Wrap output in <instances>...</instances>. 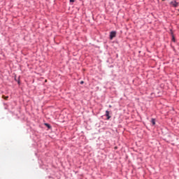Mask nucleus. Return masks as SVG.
Listing matches in <instances>:
<instances>
[{
    "instance_id": "nucleus-1",
    "label": "nucleus",
    "mask_w": 179,
    "mask_h": 179,
    "mask_svg": "<svg viewBox=\"0 0 179 179\" xmlns=\"http://www.w3.org/2000/svg\"><path fill=\"white\" fill-rule=\"evenodd\" d=\"M115 36H117V32L115 31H111L110 34V40H113V38L114 37H115Z\"/></svg>"
},
{
    "instance_id": "nucleus-2",
    "label": "nucleus",
    "mask_w": 179,
    "mask_h": 179,
    "mask_svg": "<svg viewBox=\"0 0 179 179\" xmlns=\"http://www.w3.org/2000/svg\"><path fill=\"white\" fill-rule=\"evenodd\" d=\"M170 4L172 5L173 8H177V6H178V3L177 1H171Z\"/></svg>"
},
{
    "instance_id": "nucleus-3",
    "label": "nucleus",
    "mask_w": 179,
    "mask_h": 179,
    "mask_svg": "<svg viewBox=\"0 0 179 179\" xmlns=\"http://www.w3.org/2000/svg\"><path fill=\"white\" fill-rule=\"evenodd\" d=\"M106 116L107 117V120H110L111 118V116H110V111H106Z\"/></svg>"
},
{
    "instance_id": "nucleus-4",
    "label": "nucleus",
    "mask_w": 179,
    "mask_h": 179,
    "mask_svg": "<svg viewBox=\"0 0 179 179\" xmlns=\"http://www.w3.org/2000/svg\"><path fill=\"white\" fill-rule=\"evenodd\" d=\"M151 122H152V125H156V120L155 119L152 118L151 120Z\"/></svg>"
},
{
    "instance_id": "nucleus-5",
    "label": "nucleus",
    "mask_w": 179,
    "mask_h": 179,
    "mask_svg": "<svg viewBox=\"0 0 179 179\" xmlns=\"http://www.w3.org/2000/svg\"><path fill=\"white\" fill-rule=\"evenodd\" d=\"M2 99H4V100H8V99H9V96H5V95H3Z\"/></svg>"
},
{
    "instance_id": "nucleus-6",
    "label": "nucleus",
    "mask_w": 179,
    "mask_h": 179,
    "mask_svg": "<svg viewBox=\"0 0 179 179\" xmlns=\"http://www.w3.org/2000/svg\"><path fill=\"white\" fill-rule=\"evenodd\" d=\"M171 34H172V41H176V38H174V35H173V33H171Z\"/></svg>"
},
{
    "instance_id": "nucleus-7",
    "label": "nucleus",
    "mask_w": 179,
    "mask_h": 179,
    "mask_svg": "<svg viewBox=\"0 0 179 179\" xmlns=\"http://www.w3.org/2000/svg\"><path fill=\"white\" fill-rule=\"evenodd\" d=\"M46 127H48V128H50L51 127L50 126V124H45Z\"/></svg>"
},
{
    "instance_id": "nucleus-8",
    "label": "nucleus",
    "mask_w": 179,
    "mask_h": 179,
    "mask_svg": "<svg viewBox=\"0 0 179 179\" xmlns=\"http://www.w3.org/2000/svg\"><path fill=\"white\" fill-rule=\"evenodd\" d=\"M83 83H85V82L80 81V85H83Z\"/></svg>"
},
{
    "instance_id": "nucleus-9",
    "label": "nucleus",
    "mask_w": 179,
    "mask_h": 179,
    "mask_svg": "<svg viewBox=\"0 0 179 179\" xmlns=\"http://www.w3.org/2000/svg\"><path fill=\"white\" fill-rule=\"evenodd\" d=\"M70 2H75V0H70Z\"/></svg>"
},
{
    "instance_id": "nucleus-10",
    "label": "nucleus",
    "mask_w": 179,
    "mask_h": 179,
    "mask_svg": "<svg viewBox=\"0 0 179 179\" xmlns=\"http://www.w3.org/2000/svg\"><path fill=\"white\" fill-rule=\"evenodd\" d=\"M109 107L111 108V105H110Z\"/></svg>"
},
{
    "instance_id": "nucleus-11",
    "label": "nucleus",
    "mask_w": 179,
    "mask_h": 179,
    "mask_svg": "<svg viewBox=\"0 0 179 179\" xmlns=\"http://www.w3.org/2000/svg\"><path fill=\"white\" fill-rule=\"evenodd\" d=\"M162 1H164V0H162Z\"/></svg>"
}]
</instances>
